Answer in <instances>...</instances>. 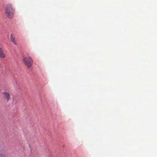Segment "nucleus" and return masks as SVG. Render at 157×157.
<instances>
[{
	"label": "nucleus",
	"instance_id": "obj_3",
	"mask_svg": "<svg viewBox=\"0 0 157 157\" xmlns=\"http://www.w3.org/2000/svg\"><path fill=\"white\" fill-rule=\"evenodd\" d=\"M4 98L7 101H8L10 99V94L7 92H4L2 93Z\"/></svg>",
	"mask_w": 157,
	"mask_h": 157
},
{
	"label": "nucleus",
	"instance_id": "obj_6",
	"mask_svg": "<svg viewBox=\"0 0 157 157\" xmlns=\"http://www.w3.org/2000/svg\"><path fill=\"white\" fill-rule=\"evenodd\" d=\"M0 157H7L4 154L0 153Z\"/></svg>",
	"mask_w": 157,
	"mask_h": 157
},
{
	"label": "nucleus",
	"instance_id": "obj_4",
	"mask_svg": "<svg viewBox=\"0 0 157 157\" xmlns=\"http://www.w3.org/2000/svg\"><path fill=\"white\" fill-rule=\"evenodd\" d=\"M10 39L11 42L15 45L17 44L15 40V38L13 36L12 34H10Z\"/></svg>",
	"mask_w": 157,
	"mask_h": 157
},
{
	"label": "nucleus",
	"instance_id": "obj_2",
	"mask_svg": "<svg viewBox=\"0 0 157 157\" xmlns=\"http://www.w3.org/2000/svg\"><path fill=\"white\" fill-rule=\"evenodd\" d=\"M23 61L25 65L29 68L32 66L33 64V60L30 57H24L23 59Z\"/></svg>",
	"mask_w": 157,
	"mask_h": 157
},
{
	"label": "nucleus",
	"instance_id": "obj_5",
	"mask_svg": "<svg viewBox=\"0 0 157 157\" xmlns=\"http://www.w3.org/2000/svg\"><path fill=\"white\" fill-rule=\"evenodd\" d=\"M5 56L1 48H0V57L2 58H4Z\"/></svg>",
	"mask_w": 157,
	"mask_h": 157
},
{
	"label": "nucleus",
	"instance_id": "obj_1",
	"mask_svg": "<svg viewBox=\"0 0 157 157\" xmlns=\"http://www.w3.org/2000/svg\"><path fill=\"white\" fill-rule=\"evenodd\" d=\"M14 13V10L12 5L10 4H7L5 7L6 16L9 18H11L13 16Z\"/></svg>",
	"mask_w": 157,
	"mask_h": 157
}]
</instances>
